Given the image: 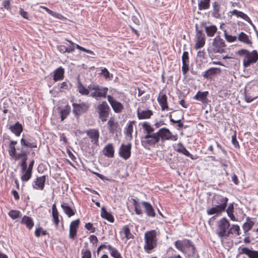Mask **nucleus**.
Wrapping results in <instances>:
<instances>
[{
    "instance_id": "1",
    "label": "nucleus",
    "mask_w": 258,
    "mask_h": 258,
    "mask_svg": "<svg viewBox=\"0 0 258 258\" xmlns=\"http://www.w3.org/2000/svg\"><path fill=\"white\" fill-rule=\"evenodd\" d=\"M145 135L141 139V142L145 146H153L159 142V135L154 133V129L148 122H144L142 124Z\"/></svg>"
},
{
    "instance_id": "2",
    "label": "nucleus",
    "mask_w": 258,
    "mask_h": 258,
    "mask_svg": "<svg viewBox=\"0 0 258 258\" xmlns=\"http://www.w3.org/2000/svg\"><path fill=\"white\" fill-rule=\"evenodd\" d=\"M159 231L156 230H152L147 231L145 233V243L144 249L147 253H151L157 247L158 244L157 236Z\"/></svg>"
},
{
    "instance_id": "3",
    "label": "nucleus",
    "mask_w": 258,
    "mask_h": 258,
    "mask_svg": "<svg viewBox=\"0 0 258 258\" xmlns=\"http://www.w3.org/2000/svg\"><path fill=\"white\" fill-rule=\"evenodd\" d=\"M226 45L224 40L219 36L215 37L211 44L208 48V51L210 56H212L215 53L222 54L226 52Z\"/></svg>"
},
{
    "instance_id": "4",
    "label": "nucleus",
    "mask_w": 258,
    "mask_h": 258,
    "mask_svg": "<svg viewBox=\"0 0 258 258\" xmlns=\"http://www.w3.org/2000/svg\"><path fill=\"white\" fill-rule=\"evenodd\" d=\"M88 88L90 91V96L97 100L107 96L108 89L107 87L96 84H91L88 86Z\"/></svg>"
},
{
    "instance_id": "5",
    "label": "nucleus",
    "mask_w": 258,
    "mask_h": 258,
    "mask_svg": "<svg viewBox=\"0 0 258 258\" xmlns=\"http://www.w3.org/2000/svg\"><path fill=\"white\" fill-rule=\"evenodd\" d=\"M239 230V227H218L216 233L223 241V238L238 235Z\"/></svg>"
},
{
    "instance_id": "6",
    "label": "nucleus",
    "mask_w": 258,
    "mask_h": 258,
    "mask_svg": "<svg viewBox=\"0 0 258 258\" xmlns=\"http://www.w3.org/2000/svg\"><path fill=\"white\" fill-rule=\"evenodd\" d=\"M238 54L244 56L243 63L245 68L249 67L251 63H255L258 59V53L255 50L250 52L246 49H242L238 51Z\"/></svg>"
},
{
    "instance_id": "7",
    "label": "nucleus",
    "mask_w": 258,
    "mask_h": 258,
    "mask_svg": "<svg viewBox=\"0 0 258 258\" xmlns=\"http://www.w3.org/2000/svg\"><path fill=\"white\" fill-rule=\"evenodd\" d=\"M175 247L179 250L184 252L186 249L191 251L192 254L195 253L196 248L192 242L188 239L178 240L174 243Z\"/></svg>"
},
{
    "instance_id": "8",
    "label": "nucleus",
    "mask_w": 258,
    "mask_h": 258,
    "mask_svg": "<svg viewBox=\"0 0 258 258\" xmlns=\"http://www.w3.org/2000/svg\"><path fill=\"white\" fill-rule=\"evenodd\" d=\"M96 110L101 121L103 122L106 121L109 116L110 111V107L107 102L106 101L102 102L101 103L97 105Z\"/></svg>"
},
{
    "instance_id": "9",
    "label": "nucleus",
    "mask_w": 258,
    "mask_h": 258,
    "mask_svg": "<svg viewBox=\"0 0 258 258\" xmlns=\"http://www.w3.org/2000/svg\"><path fill=\"white\" fill-rule=\"evenodd\" d=\"M157 134L159 135V141L161 138L162 142L166 140H172L176 141L177 140L178 137L176 135H173L170 130L166 127L160 128Z\"/></svg>"
},
{
    "instance_id": "10",
    "label": "nucleus",
    "mask_w": 258,
    "mask_h": 258,
    "mask_svg": "<svg viewBox=\"0 0 258 258\" xmlns=\"http://www.w3.org/2000/svg\"><path fill=\"white\" fill-rule=\"evenodd\" d=\"M201 28H203L208 37H213L218 30L217 26L214 24H210L209 22L202 21L200 22Z\"/></svg>"
},
{
    "instance_id": "11",
    "label": "nucleus",
    "mask_w": 258,
    "mask_h": 258,
    "mask_svg": "<svg viewBox=\"0 0 258 258\" xmlns=\"http://www.w3.org/2000/svg\"><path fill=\"white\" fill-rule=\"evenodd\" d=\"M20 143L24 148L26 147L30 149L37 148L36 140L29 136H23L20 140Z\"/></svg>"
},
{
    "instance_id": "12",
    "label": "nucleus",
    "mask_w": 258,
    "mask_h": 258,
    "mask_svg": "<svg viewBox=\"0 0 258 258\" xmlns=\"http://www.w3.org/2000/svg\"><path fill=\"white\" fill-rule=\"evenodd\" d=\"M195 42L196 43L194 47L196 50L203 47L206 43V37L205 34L202 32V30L198 29L197 25Z\"/></svg>"
},
{
    "instance_id": "13",
    "label": "nucleus",
    "mask_w": 258,
    "mask_h": 258,
    "mask_svg": "<svg viewBox=\"0 0 258 258\" xmlns=\"http://www.w3.org/2000/svg\"><path fill=\"white\" fill-rule=\"evenodd\" d=\"M72 105L73 107V111L76 116L80 115L84 113L89 107V104L84 102L80 103H74Z\"/></svg>"
},
{
    "instance_id": "14",
    "label": "nucleus",
    "mask_w": 258,
    "mask_h": 258,
    "mask_svg": "<svg viewBox=\"0 0 258 258\" xmlns=\"http://www.w3.org/2000/svg\"><path fill=\"white\" fill-rule=\"evenodd\" d=\"M107 98L114 112L116 113H120L123 109V105L110 95H108Z\"/></svg>"
},
{
    "instance_id": "15",
    "label": "nucleus",
    "mask_w": 258,
    "mask_h": 258,
    "mask_svg": "<svg viewBox=\"0 0 258 258\" xmlns=\"http://www.w3.org/2000/svg\"><path fill=\"white\" fill-rule=\"evenodd\" d=\"M132 145L128 143L127 145L122 144L119 149V155L124 160L128 159L131 155Z\"/></svg>"
},
{
    "instance_id": "16",
    "label": "nucleus",
    "mask_w": 258,
    "mask_h": 258,
    "mask_svg": "<svg viewBox=\"0 0 258 258\" xmlns=\"http://www.w3.org/2000/svg\"><path fill=\"white\" fill-rule=\"evenodd\" d=\"M228 15L230 17H232V16L234 15L237 18H241L244 20L245 21L247 22L253 28L254 27V25L253 24L249 17L246 14L243 13L241 11L234 9L231 11H230L228 13Z\"/></svg>"
},
{
    "instance_id": "17",
    "label": "nucleus",
    "mask_w": 258,
    "mask_h": 258,
    "mask_svg": "<svg viewBox=\"0 0 258 258\" xmlns=\"http://www.w3.org/2000/svg\"><path fill=\"white\" fill-rule=\"evenodd\" d=\"M87 135L91 139V143L97 146L99 145V132L98 130L90 129L86 132Z\"/></svg>"
},
{
    "instance_id": "18",
    "label": "nucleus",
    "mask_w": 258,
    "mask_h": 258,
    "mask_svg": "<svg viewBox=\"0 0 258 258\" xmlns=\"http://www.w3.org/2000/svg\"><path fill=\"white\" fill-rule=\"evenodd\" d=\"M174 150L178 153L182 154L185 156L189 157L192 160L196 159V158H195L194 156L186 150L184 146L181 142H179L177 144H175L174 146Z\"/></svg>"
},
{
    "instance_id": "19",
    "label": "nucleus",
    "mask_w": 258,
    "mask_h": 258,
    "mask_svg": "<svg viewBox=\"0 0 258 258\" xmlns=\"http://www.w3.org/2000/svg\"><path fill=\"white\" fill-rule=\"evenodd\" d=\"M208 95V91L202 92L199 91L193 97V99L200 101L203 104H207L209 102V100L207 98Z\"/></svg>"
},
{
    "instance_id": "20",
    "label": "nucleus",
    "mask_w": 258,
    "mask_h": 258,
    "mask_svg": "<svg viewBox=\"0 0 258 258\" xmlns=\"http://www.w3.org/2000/svg\"><path fill=\"white\" fill-rule=\"evenodd\" d=\"M141 204L147 216L151 217H154L155 216V210L151 204L145 201L142 202Z\"/></svg>"
},
{
    "instance_id": "21",
    "label": "nucleus",
    "mask_w": 258,
    "mask_h": 258,
    "mask_svg": "<svg viewBox=\"0 0 258 258\" xmlns=\"http://www.w3.org/2000/svg\"><path fill=\"white\" fill-rule=\"evenodd\" d=\"M45 181V175H43L36 178V180L33 184V188L37 190H43L44 187Z\"/></svg>"
},
{
    "instance_id": "22",
    "label": "nucleus",
    "mask_w": 258,
    "mask_h": 258,
    "mask_svg": "<svg viewBox=\"0 0 258 258\" xmlns=\"http://www.w3.org/2000/svg\"><path fill=\"white\" fill-rule=\"evenodd\" d=\"M228 201V198L222 196L217 195L214 197V202L216 203V205L219 207H222L224 210L227 207Z\"/></svg>"
},
{
    "instance_id": "23",
    "label": "nucleus",
    "mask_w": 258,
    "mask_h": 258,
    "mask_svg": "<svg viewBox=\"0 0 258 258\" xmlns=\"http://www.w3.org/2000/svg\"><path fill=\"white\" fill-rule=\"evenodd\" d=\"M158 102L161 106L162 111L169 109L167 104V97L165 94L160 93L157 98Z\"/></svg>"
},
{
    "instance_id": "24",
    "label": "nucleus",
    "mask_w": 258,
    "mask_h": 258,
    "mask_svg": "<svg viewBox=\"0 0 258 258\" xmlns=\"http://www.w3.org/2000/svg\"><path fill=\"white\" fill-rule=\"evenodd\" d=\"M9 129L16 136L19 137L23 132V127L22 125L19 121H17L15 124L10 125Z\"/></svg>"
},
{
    "instance_id": "25",
    "label": "nucleus",
    "mask_w": 258,
    "mask_h": 258,
    "mask_svg": "<svg viewBox=\"0 0 258 258\" xmlns=\"http://www.w3.org/2000/svg\"><path fill=\"white\" fill-rule=\"evenodd\" d=\"M239 249L240 254H245L249 258H258V251L251 250L245 247L240 248Z\"/></svg>"
},
{
    "instance_id": "26",
    "label": "nucleus",
    "mask_w": 258,
    "mask_h": 258,
    "mask_svg": "<svg viewBox=\"0 0 258 258\" xmlns=\"http://www.w3.org/2000/svg\"><path fill=\"white\" fill-rule=\"evenodd\" d=\"M53 80L55 82L61 80L64 78V69L59 67L53 72Z\"/></svg>"
},
{
    "instance_id": "27",
    "label": "nucleus",
    "mask_w": 258,
    "mask_h": 258,
    "mask_svg": "<svg viewBox=\"0 0 258 258\" xmlns=\"http://www.w3.org/2000/svg\"><path fill=\"white\" fill-rule=\"evenodd\" d=\"M221 70L220 68H211L204 72L203 77L206 79H210L212 76L220 74Z\"/></svg>"
},
{
    "instance_id": "28",
    "label": "nucleus",
    "mask_w": 258,
    "mask_h": 258,
    "mask_svg": "<svg viewBox=\"0 0 258 258\" xmlns=\"http://www.w3.org/2000/svg\"><path fill=\"white\" fill-rule=\"evenodd\" d=\"M213 11L212 12V16L216 19H220L221 18V14H220L221 6L218 2H214L212 4Z\"/></svg>"
},
{
    "instance_id": "29",
    "label": "nucleus",
    "mask_w": 258,
    "mask_h": 258,
    "mask_svg": "<svg viewBox=\"0 0 258 258\" xmlns=\"http://www.w3.org/2000/svg\"><path fill=\"white\" fill-rule=\"evenodd\" d=\"M153 115V112L150 110L137 111V115L139 119H148Z\"/></svg>"
},
{
    "instance_id": "30",
    "label": "nucleus",
    "mask_w": 258,
    "mask_h": 258,
    "mask_svg": "<svg viewBox=\"0 0 258 258\" xmlns=\"http://www.w3.org/2000/svg\"><path fill=\"white\" fill-rule=\"evenodd\" d=\"M10 156L15 159V160H19L22 159L25 157H27V153L23 150V148L21 149V152L20 153H17L16 150L14 151H12L9 153Z\"/></svg>"
},
{
    "instance_id": "31",
    "label": "nucleus",
    "mask_w": 258,
    "mask_h": 258,
    "mask_svg": "<svg viewBox=\"0 0 258 258\" xmlns=\"http://www.w3.org/2000/svg\"><path fill=\"white\" fill-rule=\"evenodd\" d=\"M103 154L108 157L112 158L114 156V150L112 144L107 145L103 149Z\"/></svg>"
},
{
    "instance_id": "32",
    "label": "nucleus",
    "mask_w": 258,
    "mask_h": 258,
    "mask_svg": "<svg viewBox=\"0 0 258 258\" xmlns=\"http://www.w3.org/2000/svg\"><path fill=\"white\" fill-rule=\"evenodd\" d=\"M225 210H223V208L219 207L216 205L215 206L212 207L211 208L208 209L207 210V213L209 215H212L214 214L218 215L222 212H224Z\"/></svg>"
},
{
    "instance_id": "33",
    "label": "nucleus",
    "mask_w": 258,
    "mask_h": 258,
    "mask_svg": "<svg viewBox=\"0 0 258 258\" xmlns=\"http://www.w3.org/2000/svg\"><path fill=\"white\" fill-rule=\"evenodd\" d=\"M211 0H198L199 10H206L210 8Z\"/></svg>"
},
{
    "instance_id": "34",
    "label": "nucleus",
    "mask_w": 258,
    "mask_h": 258,
    "mask_svg": "<svg viewBox=\"0 0 258 258\" xmlns=\"http://www.w3.org/2000/svg\"><path fill=\"white\" fill-rule=\"evenodd\" d=\"M61 207L63 209L64 213L69 217H71V216L75 215L74 211L70 207L68 204L63 203L61 204Z\"/></svg>"
},
{
    "instance_id": "35",
    "label": "nucleus",
    "mask_w": 258,
    "mask_h": 258,
    "mask_svg": "<svg viewBox=\"0 0 258 258\" xmlns=\"http://www.w3.org/2000/svg\"><path fill=\"white\" fill-rule=\"evenodd\" d=\"M121 236H123L127 239L134 238L133 234L131 232L128 227H124L122 231L120 232Z\"/></svg>"
},
{
    "instance_id": "36",
    "label": "nucleus",
    "mask_w": 258,
    "mask_h": 258,
    "mask_svg": "<svg viewBox=\"0 0 258 258\" xmlns=\"http://www.w3.org/2000/svg\"><path fill=\"white\" fill-rule=\"evenodd\" d=\"M237 39L241 42L247 44H251V41L249 39L248 36L245 33L241 32L239 34Z\"/></svg>"
},
{
    "instance_id": "37",
    "label": "nucleus",
    "mask_w": 258,
    "mask_h": 258,
    "mask_svg": "<svg viewBox=\"0 0 258 258\" xmlns=\"http://www.w3.org/2000/svg\"><path fill=\"white\" fill-rule=\"evenodd\" d=\"M101 216L105 219H106L110 222L114 221V218L113 216L107 211L105 210L104 208L101 209Z\"/></svg>"
},
{
    "instance_id": "38",
    "label": "nucleus",
    "mask_w": 258,
    "mask_h": 258,
    "mask_svg": "<svg viewBox=\"0 0 258 258\" xmlns=\"http://www.w3.org/2000/svg\"><path fill=\"white\" fill-rule=\"evenodd\" d=\"M78 91L79 92L83 95H88L89 93L90 92V91L89 90V89L86 88L81 83V82L79 80L78 83Z\"/></svg>"
},
{
    "instance_id": "39",
    "label": "nucleus",
    "mask_w": 258,
    "mask_h": 258,
    "mask_svg": "<svg viewBox=\"0 0 258 258\" xmlns=\"http://www.w3.org/2000/svg\"><path fill=\"white\" fill-rule=\"evenodd\" d=\"M52 214L54 223L55 225H57L59 223L58 212L57 211L55 204H53L52 205Z\"/></svg>"
},
{
    "instance_id": "40",
    "label": "nucleus",
    "mask_w": 258,
    "mask_h": 258,
    "mask_svg": "<svg viewBox=\"0 0 258 258\" xmlns=\"http://www.w3.org/2000/svg\"><path fill=\"white\" fill-rule=\"evenodd\" d=\"M107 124L109 132L111 133H114V132L116 131L118 126V123L115 122L113 120L110 119L108 120Z\"/></svg>"
},
{
    "instance_id": "41",
    "label": "nucleus",
    "mask_w": 258,
    "mask_h": 258,
    "mask_svg": "<svg viewBox=\"0 0 258 258\" xmlns=\"http://www.w3.org/2000/svg\"><path fill=\"white\" fill-rule=\"evenodd\" d=\"M66 40L70 43V45H68L67 43L66 44V52L68 53L73 52L75 50V47L77 48V45L78 44L73 42L71 40H69L68 39H66Z\"/></svg>"
},
{
    "instance_id": "42",
    "label": "nucleus",
    "mask_w": 258,
    "mask_h": 258,
    "mask_svg": "<svg viewBox=\"0 0 258 258\" xmlns=\"http://www.w3.org/2000/svg\"><path fill=\"white\" fill-rule=\"evenodd\" d=\"M22 172L23 173V175L21 176V179L23 181L26 182L31 177L32 171L25 169V170H22Z\"/></svg>"
},
{
    "instance_id": "43",
    "label": "nucleus",
    "mask_w": 258,
    "mask_h": 258,
    "mask_svg": "<svg viewBox=\"0 0 258 258\" xmlns=\"http://www.w3.org/2000/svg\"><path fill=\"white\" fill-rule=\"evenodd\" d=\"M110 255L114 258H122L120 252L114 247L108 246Z\"/></svg>"
},
{
    "instance_id": "44",
    "label": "nucleus",
    "mask_w": 258,
    "mask_h": 258,
    "mask_svg": "<svg viewBox=\"0 0 258 258\" xmlns=\"http://www.w3.org/2000/svg\"><path fill=\"white\" fill-rule=\"evenodd\" d=\"M21 223L26 226H34V223L32 218L26 216L23 217Z\"/></svg>"
},
{
    "instance_id": "45",
    "label": "nucleus",
    "mask_w": 258,
    "mask_h": 258,
    "mask_svg": "<svg viewBox=\"0 0 258 258\" xmlns=\"http://www.w3.org/2000/svg\"><path fill=\"white\" fill-rule=\"evenodd\" d=\"M167 258H182V257L179 254H177L174 249L170 248L168 251Z\"/></svg>"
},
{
    "instance_id": "46",
    "label": "nucleus",
    "mask_w": 258,
    "mask_h": 258,
    "mask_svg": "<svg viewBox=\"0 0 258 258\" xmlns=\"http://www.w3.org/2000/svg\"><path fill=\"white\" fill-rule=\"evenodd\" d=\"M8 214L10 217L13 219H15L20 217L21 212L18 210H12L9 211Z\"/></svg>"
},
{
    "instance_id": "47",
    "label": "nucleus",
    "mask_w": 258,
    "mask_h": 258,
    "mask_svg": "<svg viewBox=\"0 0 258 258\" xmlns=\"http://www.w3.org/2000/svg\"><path fill=\"white\" fill-rule=\"evenodd\" d=\"M233 204H230L229 205L227 209L226 210V212L228 216L230 218V219L232 220H234L235 217L233 214Z\"/></svg>"
},
{
    "instance_id": "48",
    "label": "nucleus",
    "mask_w": 258,
    "mask_h": 258,
    "mask_svg": "<svg viewBox=\"0 0 258 258\" xmlns=\"http://www.w3.org/2000/svg\"><path fill=\"white\" fill-rule=\"evenodd\" d=\"M46 234V231L42 229L41 227L37 228L35 231V235L37 237L40 236H44Z\"/></svg>"
},
{
    "instance_id": "49",
    "label": "nucleus",
    "mask_w": 258,
    "mask_h": 258,
    "mask_svg": "<svg viewBox=\"0 0 258 258\" xmlns=\"http://www.w3.org/2000/svg\"><path fill=\"white\" fill-rule=\"evenodd\" d=\"M224 36L226 41L228 42H233L237 39V37L228 34L226 31H224Z\"/></svg>"
},
{
    "instance_id": "50",
    "label": "nucleus",
    "mask_w": 258,
    "mask_h": 258,
    "mask_svg": "<svg viewBox=\"0 0 258 258\" xmlns=\"http://www.w3.org/2000/svg\"><path fill=\"white\" fill-rule=\"evenodd\" d=\"M78 227H70L69 236L71 239H74L77 233Z\"/></svg>"
},
{
    "instance_id": "51",
    "label": "nucleus",
    "mask_w": 258,
    "mask_h": 258,
    "mask_svg": "<svg viewBox=\"0 0 258 258\" xmlns=\"http://www.w3.org/2000/svg\"><path fill=\"white\" fill-rule=\"evenodd\" d=\"M17 144V142L16 141H11L9 145V153L11 152L12 151H14L16 150H20V148L18 147L17 149L16 148V145Z\"/></svg>"
},
{
    "instance_id": "52",
    "label": "nucleus",
    "mask_w": 258,
    "mask_h": 258,
    "mask_svg": "<svg viewBox=\"0 0 258 258\" xmlns=\"http://www.w3.org/2000/svg\"><path fill=\"white\" fill-rule=\"evenodd\" d=\"M70 112V109H68V108H66V109L61 110L60 113L61 120L62 121L67 118V116L69 114Z\"/></svg>"
},
{
    "instance_id": "53",
    "label": "nucleus",
    "mask_w": 258,
    "mask_h": 258,
    "mask_svg": "<svg viewBox=\"0 0 258 258\" xmlns=\"http://www.w3.org/2000/svg\"><path fill=\"white\" fill-rule=\"evenodd\" d=\"M151 5L154 7H161L163 6V0H149Z\"/></svg>"
},
{
    "instance_id": "54",
    "label": "nucleus",
    "mask_w": 258,
    "mask_h": 258,
    "mask_svg": "<svg viewBox=\"0 0 258 258\" xmlns=\"http://www.w3.org/2000/svg\"><path fill=\"white\" fill-rule=\"evenodd\" d=\"M89 241L91 243H92L93 245L94 246H96L97 245V243L98 242V240L97 237L94 235H91L89 237Z\"/></svg>"
},
{
    "instance_id": "55",
    "label": "nucleus",
    "mask_w": 258,
    "mask_h": 258,
    "mask_svg": "<svg viewBox=\"0 0 258 258\" xmlns=\"http://www.w3.org/2000/svg\"><path fill=\"white\" fill-rule=\"evenodd\" d=\"M141 203H139L136 206L134 207L135 212L137 215L142 216L143 214V211L141 209Z\"/></svg>"
},
{
    "instance_id": "56",
    "label": "nucleus",
    "mask_w": 258,
    "mask_h": 258,
    "mask_svg": "<svg viewBox=\"0 0 258 258\" xmlns=\"http://www.w3.org/2000/svg\"><path fill=\"white\" fill-rule=\"evenodd\" d=\"M182 63H189L188 53L187 51H184L182 56Z\"/></svg>"
},
{
    "instance_id": "57",
    "label": "nucleus",
    "mask_w": 258,
    "mask_h": 258,
    "mask_svg": "<svg viewBox=\"0 0 258 258\" xmlns=\"http://www.w3.org/2000/svg\"><path fill=\"white\" fill-rule=\"evenodd\" d=\"M70 84L66 82H63L62 83L60 84V91H63L65 90H68L70 88Z\"/></svg>"
},
{
    "instance_id": "58",
    "label": "nucleus",
    "mask_w": 258,
    "mask_h": 258,
    "mask_svg": "<svg viewBox=\"0 0 258 258\" xmlns=\"http://www.w3.org/2000/svg\"><path fill=\"white\" fill-rule=\"evenodd\" d=\"M27 156L25 157L24 158L22 159V161L20 164L22 170H25V169H27Z\"/></svg>"
},
{
    "instance_id": "59",
    "label": "nucleus",
    "mask_w": 258,
    "mask_h": 258,
    "mask_svg": "<svg viewBox=\"0 0 258 258\" xmlns=\"http://www.w3.org/2000/svg\"><path fill=\"white\" fill-rule=\"evenodd\" d=\"M82 258H91V253L89 250H82Z\"/></svg>"
},
{
    "instance_id": "60",
    "label": "nucleus",
    "mask_w": 258,
    "mask_h": 258,
    "mask_svg": "<svg viewBox=\"0 0 258 258\" xmlns=\"http://www.w3.org/2000/svg\"><path fill=\"white\" fill-rule=\"evenodd\" d=\"M19 14L23 18L27 20L29 19V16L28 13L25 11L22 8L20 9Z\"/></svg>"
},
{
    "instance_id": "61",
    "label": "nucleus",
    "mask_w": 258,
    "mask_h": 258,
    "mask_svg": "<svg viewBox=\"0 0 258 258\" xmlns=\"http://www.w3.org/2000/svg\"><path fill=\"white\" fill-rule=\"evenodd\" d=\"M189 70V63H182V72L184 75H185Z\"/></svg>"
},
{
    "instance_id": "62",
    "label": "nucleus",
    "mask_w": 258,
    "mask_h": 258,
    "mask_svg": "<svg viewBox=\"0 0 258 258\" xmlns=\"http://www.w3.org/2000/svg\"><path fill=\"white\" fill-rule=\"evenodd\" d=\"M232 144L235 148L239 147V143L236 139V134L235 133L232 136V140H231Z\"/></svg>"
},
{
    "instance_id": "63",
    "label": "nucleus",
    "mask_w": 258,
    "mask_h": 258,
    "mask_svg": "<svg viewBox=\"0 0 258 258\" xmlns=\"http://www.w3.org/2000/svg\"><path fill=\"white\" fill-rule=\"evenodd\" d=\"M257 97V96L252 97L249 96L248 94L246 93L245 95V100L246 102L250 103L256 99Z\"/></svg>"
},
{
    "instance_id": "64",
    "label": "nucleus",
    "mask_w": 258,
    "mask_h": 258,
    "mask_svg": "<svg viewBox=\"0 0 258 258\" xmlns=\"http://www.w3.org/2000/svg\"><path fill=\"white\" fill-rule=\"evenodd\" d=\"M255 225L258 226V216L256 217V218L253 221H250L249 223L247 225L246 223L243 224V226H253Z\"/></svg>"
}]
</instances>
